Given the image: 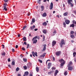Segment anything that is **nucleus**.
<instances>
[{
    "label": "nucleus",
    "instance_id": "58836bf2",
    "mask_svg": "<svg viewBox=\"0 0 76 76\" xmlns=\"http://www.w3.org/2000/svg\"><path fill=\"white\" fill-rule=\"evenodd\" d=\"M38 61L40 63H42V61L40 59H38Z\"/></svg>",
    "mask_w": 76,
    "mask_h": 76
},
{
    "label": "nucleus",
    "instance_id": "e433bc0d",
    "mask_svg": "<svg viewBox=\"0 0 76 76\" xmlns=\"http://www.w3.org/2000/svg\"><path fill=\"white\" fill-rule=\"evenodd\" d=\"M74 33H75V32L73 31H71V34H72V35H73V34Z\"/></svg>",
    "mask_w": 76,
    "mask_h": 76
},
{
    "label": "nucleus",
    "instance_id": "0eeeda50",
    "mask_svg": "<svg viewBox=\"0 0 76 76\" xmlns=\"http://www.w3.org/2000/svg\"><path fill=\"white\" fill-rule=\"evenodd\" d=\"M56 41L53 40L52 42V46L54 47V45H56Z\"/></svg>",
    "mask_w": 76,
    "mask_h": 76
},
{
    "label": "nucleus",
    "instance_id": "7ed1b4c3",
    "mask_svg": "<svg viewBox=\"0 0 76 76\" xmlns=\"http://www.w3.org/2000/svg\"><path fill=\"white\" fill-rule=\"evenodd\" d=\"M65 22L67 25H69L70 22V20L67 19L65 20Z\"/></svg>",
    "mask_w": 76,
    "mask_h": 76
},
{
    "label": "nucleus",
    "instance_id": "864d4df0",
    "mask_svg": "<svg viewBox=\"0 0 76 76\" xmlns=\"http://www.w3.org/2000/svg\"><path fill=\"white\" fill-rule=\"evenodd\" d=\"M30 15H31V13H30V12H29L28 14V16H30Z\"/></svg>",
    "mask_w": 76,
    "mask_h": 76
},
{
    "label": "nucleus",
    "instance_id": "423d86ee",
    "mask_svg": "<svg viewBox=\"0 0 76 76\" xmlns=\"http://www.w3.org/2000/svg\"><path fill=\"white\" fill-rule=\"evenodd\" d=\"M32 41H33V44H36L37 42V39H32Z\"/></svg>",
    "mask_w": 76,
    "mask_h": 76
},
{
    "label": "nucleus",
    "instance_id": "bf43d9fd",
    "mask_svg": "<svg viewBox=\"0 0 76 76\" xmlns=\"http://www.w3.org/2000/svg\"><path fill=\"white\" fill-rule=\"evenodd\" d=\"M48 61H50V60L49 59V60H48L47 61H46V64H47V62H48Z\"/></svg>",
    "mask_w": 76,
    "mask_h": 76
},
{
    "label": "nucleus",
    "instance_id": "c03bdc74",
    "mask_svg": "<svg viewBox=\"0 0 76 76\" xmlns=\"http://www.w3.org/2000/svg\"><path fill=\"white\" fill-rule=\"evenodd\" d=\"M56 69V67H53L52 68V70H55Z\"/></svg>",
    "mask_w": 76,
    "mask_h": 76
},
{
    "label": "nucleus",
    "instance_id": "2f4dec72",
    "mask_svg": "<svg viewBox=\"0 0 76 76\" xmlns=\"http://www.w3.org/2000/svg\"><path fill=\"white\" fill-rule=\"evenodd\" d=\"M23 61H24V62H26V61H27V59H26L23 58Z\"/></svg>",
    "mask_w": 76,
    "mask_h": 76
},
{
    "label": "nucleus",
    "instance_id": "4c0bfd02",
    "mask_svg": "<svg viewBox=\"0 0 76 76\" xmlns=\"http://www.w3.org/2000/svg\"><path fill=\"white\" fill-rule=\"evenodd\" d=\"M70 37L71 38H74V37H75V36H74L73 35H72L70 36Z\"/></svg>",
    "mask_w": 76,
    "mask_h": 76
},
{
    "label": "nucleus",
    "instance_id": "603ef678",
    "mask_svg": "<svg viewBox=\"0 0 76 76\" xmlns=\"http://www.w3.org/2000/svg\"><path fill=\"white\" fill-rule=\"evenodd\" d=\"M18 48V45H16L15 46V48Z\"/></svg>",
    "mask_w": 76,
    "mask_h": 76
},
{
    "label": "nucleus",
    "instance_id": "680f3d73",
    "mask_svg": "<svg viewBox=\"0 0 76 76\" xmlns=\"http://www.w3.org/2000/svg\"><path fill=\"white\" fill-rule=\"evenodd\" d=\"M38 31V28H35L34 29L35 31Z\"/></svg>",
    "mask_w": 76,
    "mask_h": 76
},
{
    "label": "nucleus",
    "instance_id": "79ce46f5",
    "mask_svg": "<svg viewBox=\"0 0 76 76\" xmlns=\"http://www.w3.org/2000/svg\"><path fill=\"white\" fill-rule=\"evenodd\" d=\"M73 55L74 57H75V55H76V53L74 52V53H73Z\"/></svg>",
    "mask_w": 76,
    "mask_h": 76
},
{
    "label": "nucleus",
    "instance_id": "09e8293b",
    "mask_svg": "<svg viewBox=\"0 0 76 76\" xmlns=\"http://www.w3.org/2000/svg\"><path fill=\"white\" fill-rule=\"evenodd\" d=\"M4 1L5 3H7L8 1V0H4Z\"/></svg>",
    "mask_w": 76,
    "mask_h": 76
},
{
    "label": "nucleus",
    "instance_id": "a19ab883",
    "mask_svg": "<svg viewBox=\"0 0 76 76\" xmlns=\"http://www.w3.org/2000/svg\"><path fill=\"white\" fill-rule=\"evenodd\" d=\"M41 0H38V3H39V4H41Z\"/></svg>",
    "mask_w": 76,
    "mask_h": 76
},
{
    "label": "nucleus",
    "instance_id": "473e14b6",
    "mask_svg": "<svg viewBox=\"0 0 76 76\" xmlns=\"http://www.w3.org/2000/svg\"><path fill=\"white\" fill-rule=\"evenodd\" d=\"M23 40L24 41H26V37H24L23 38Z\"/></svg>",
    "mask_w": 76,
    "mask_h": 76
},
{
    "label": "nucleus",
    "instance_id": "c756f323",
    "mask_svg": "<svg viewBox=\"0 0 76 76\" xmlns=\"http://www.w3.org/2000/svg\"><path fill=\"white\" fill-rule=\"evenodd\" d=\"M23 68L24 69V70H26V69H27V66H23Z\"/></svg>",
    "mask_w": 76,
    "mask_h": 76
},
{
    "label": "nucleus",
    "instance_id": "49530a36",
    "mask_svg": "<svg viewBox=\"0 0 76 76\" xmlns=\"http://www.w3.org/2000/svg\"><path fill=\"white\" fill-rule=\"evenodd\" d=\"M76 21H75V20H73L72 21V23H73L74 24V23L75 24V22Z\"/></svg>",
    "mask_w": 76,
    "mask_h": 76
},
{
    "label": "nucleus",
    "instance_id": "7c9ffc66",
    "mask_svg": "<svg viewBox=\"0 0 76 76\" xmlns=\"http://www.w3.org/2000/svg\"><path fill=\"white\" fill-rule=\"evenodd\" d=\"M61 66H64V64H65V63H64H64H61Z\"/></svg>",
    "mask_w": 76,
    "mask_h": 76
},
{
    "label": "nucleus",
    "instance_id": "13d9d810",
    "mask_svg": "<svg viewBox=\"0 0 76 76\" xmlns=\"http://www.w3.org/2000/svg\"><path fill=\"white\" fill-rule=\"evenodd\" d=\"M70 4H71V6L72 7H73V4H72V3H70Z\"/></svg>",
    "mask_w": 76,
    "mask_h": 76
},
{
    "label": "nucleus",
    "instance_id": "a211bd4d",
    "mask_svg": "<svg viewBox=\"0 0 76 76\" xmlns=\"http://www.w3.org/2000/svg\"><path fill=\"white\" fill-rule=\"evenodd\" d=\"M46 16H47V13H46V12H45L43 14L42 16H43V17H45Z\"/></svg>",
    "mask_w": 76,
    "mask_h": 76
},
{
    "label": "nucleus",
    "instance_id": "f03ea898",
    "mask_svg": "<svg viewBox=\"0 0 76 76\" xmlns=\"http://www.w3.org/2000/svg\"><path fill=\"white\" fill-rule=\"evenodd\" d=\"M32 55L34 57H35V56H36V57H37L38 56V55H37V52H36L35 53L34 51L32 52Z\"/></svg>",
    "mask_w": 76,
    "mask_h": 76
},
{
    "label": "nucleus",
    "instance_id": "20e7f679",
    "mask_svg": "<svg viewBox=\"0 0 76 76\" xmlns=\"http://www.w3.org/2000/svg\"><path fill=\"white\" fill-rule=\"evenodd\" d=\"M60 43L64 44V45H65V44H66V43L64 42V39H62V40H61V43Z\"/></svg>",
    "mask_w": 76,
    "mask_h": 76
},
{
    "label": "nucleus",
    "instance_id": "0e129e2a",
    "mask_svg": "<svg viewBox=\"0 0 76 76\" xmlns=\"http://www.w3.org/2000/svg\"><path fill=\"white\" fill-rule=\"evenodd\" d=\"M20 57H21V58H22V57H23V56H22V55L21 54L20 55Z\"/></svg>",
    "mask_w": 76,
    "mask_h": 76
},
{
    "label": "nucleus",
    "instance_id": "aec40b11",
    "mask_svg": "<svg viewBox=\"0 0 76 76\" xmlns=\"http://www.w3.org/2000/svg\"><path fill=\"white\" fill-rule=\"evenodd\" d=\"M45 54H46V53H45L43 55H41L40 56V57H44L45 56Z\"/></svg>",
    "mask_w": 76,
    "mask_h": 76
},
{
    "label": "nucleus",
    "instance_id": "69168bd1",
    "mask_svg": "<svg viewBox=\"0 0 76 76\" xmlns=\"http://www.w3.org/2000/svg\"><path fill=\"white\" fill-rule=\"evenodd\" d=\"M74 61L75 62H76V58H75L74 59Z\"/></svg>",
    "mask_w": 76,
    "mask_h": 76
},
{
    "label": "nucleus",
    "instance_id": "9b49d317",
    "mask_svg": "<svg viewBox=\"0 0 76 76\" xmlns=\"http://www.w3.org/2000/svg\"><path fill=\"white\" fill-rule=\"evenodd\" d=\"M73 68L72 66H68V70L72 71L73 70Z\"/></svg>",
    "mask_w": 76,
    "mask_h": 76
},
{
    "label": "nucleus",
    "instance_id": "37998d69",
    "mask_svg": "<svg viewBox=\"0 0 76 76\" xmlns=\"http://www.w3.org/2000/svg\"><path fill=\"white\" fill-rule=\"evenodd\" d=\"M26 28V26H24L23 27V30H24L25 29V28Z\"/></svg>",
    "mask_w": 76,
    "mask_h": 76
},
{
    "label": "nucleus",
    "instance_id": "c9c22d12",
    "mask_svg": "<svg viewBox=\"0 0 76 76\" xmlns=\"http://www.w3.org/2000/svg\"><path fill=\"white\" fill-rule=\"evenodd\" d=\"M20 70V69H19V68L18 67L16 69V72H18L19 70Z\"/></svg>",
    "mask_w": 76,
    "mask_h": 76
},
{
    "label": "nucleus",
    "instance_id": "9d476101",
    "mask_svg": "<svg viewBox=\"0 0 76 76\" xmlns=\"http://www.w3.org/2000/svg\"><path fill=\"white\" fill-rule=\"evenodd\" d=\"M35 22V19L33 18L32 19L31 22V25H32Z\"/></svg>",
    "mask_w": 76,
    "mask_h": 76
},
{
    "label": "nucleus",
    "instance_id": "774afa93",
    "mask_svg": "<svg viewBox=\"0 0 76 76\" xmlns=\"http://www.w3.org/2000/svg\"><path fill=\"white\" fill-rule=\"evenodd\" d=\"M8 66L9 67L11 68V66H10V65H8Z\"/></svg>",
    "mask_w": 76,
    "mask_h": 76
},
{
    "label": "nucleus",
    "instance_id": "a18cd8bd",
    "mask_svg": "<svg viewBox=\"0 0 76 76\" xmlns=\"http://www.w3.org/2000/svg\"><path fill=\"white\" fill-rule=\"evenodd\" d=\"M45 40V36H43V41H44Z\"/></svg>",
    "mask_w": 76,
    "mask_h": 76
},
{
    "label": "nucleus",
    "instance_id": "338daca9",
    "mask_svg": "<svg viewBox=\"0 0 76 76\" xmlns=\"http://www.w3.org/2000/svg\"><path fill=\"white\" fill-rule=\"evenodd\" d=\"M47 0H43V2H46V1H47Z\"/></svg>",
    "mask_w": 76,
    "mask_h": 76
},
{
    "label": "nucleus",
    "instance_id": "1a4fd4ad",
    "mask_svg": "<svg viewBox=\"0 0 76 76\" xmlns=\"http://www.w3.org/2000/svg\"><path fill=\"white\" fill-rule=\"evenodd\" d=\"M44 46V47L43 49V50H42V51H44L45 50H46V45H43Z\"/></svg>",
    "mask_w": 76,
    "mask_h": 76
},
{
    "label": "nucleus",
    "instance_id": "f704fd0d",
    "mask_svg": "<svg viewBox=\"0 0 76 76\" xmlns=\"http://www.w3.org/2000/svg\"><path fill=\"white\" fill-rule=\"evenodd\" d=\"M37 38H38V37H37V36H36L35 37H34L32 39L33 40H34V39H37Z\"/></svg>",
    "mask_w": 76,
    "mask_h": 76
},
{
    "label": "nucleus",
    "instance_id": "cd10ccee",
    "mask_svg": "<svg viewBox=\"0 0 76 76\" xmlns=\"http://www.w3.org/2000/svg\"><path fill=\"white\" fill-rule=\"evenodd\" d=\"M69 64L68 65V67H69L70 66V64H72V62L70 61L69 62Z\"/></svg>",
    "mask_w": 76,
    "mask_h": 76
},
{
    "label": "nucleus",
    "instance_id": "5701e85b",
    "mask_svg": "<svg viewBox=\"0 0 76 76\" xmlns=\"http://www.w3.org/2000/svg\"><path fill=\"white\" fill-rule=\"evenodd\" d=\"M42 25L44 26H47V23L46 22H44L42 24Z\"/></svg>",
    "mask_w": 76,
    "mask_h": 76
},
{
    "label": "nucleus",
    "instance_id": "6ab92c4d",
    "mask_svg": "<svg viewBox=\"0 0 76 76\" xmlns=\"http://www.w3.org/2000/svg\"><path fill=\"white\" fill-rule=\"evenodd\" d=\"M75 24H74V23H72L71 25H70V27H72V28H74L75 27Z\"/></svg>",
    "mask_w": 76,
    "mask_h": 76
},
{
    "label": "nucleus",
    "instance_id": "f8f14e48",
    "mask_svg": "<svg viewBox=\"0 0 76 76\" xmlns=\"http://www.w3.org/2000/svg\"><path fill=\"white\" fill-rule=\"evenodd\" d=\"M67 2L69 4H70V3H71L72 2H73V1H72V0H68L67 1Z\"/></svg>",
    "mask_w": 76,
    "mask_h": 76
},
{
    "label": "nucleus",
    "instance_id": "72a5a7b5",
    "mask_svg": "<svg viewBox=\"0 0 76 76\" xmlns=\"http://www.w3.org/2000/svg\"><path fill=\"white\" fill-rule=\"evenodd\" d=\"M60 47L61 48H62L63 47V45H64V44H62L61 43H60Z\"/></svg>",
    "mask_w": 76,
    "mask_h": 76
},
{
    "label": "nucleus",
    "instance_id": "e2e57ef3",
    "mask_svg": "<svg viewBox=\"0 0 76 76\" xmlns=\"http://www.w3.org/2000/svg\"><path fill=\"white\" fill-rule=\"evenodd\" d=\"M2 47H3V48H4V45H2Z\"/></svg>",
    "mask_w": 76,
    "mask_h": 76
},
{
    "label": "nucleus",
    "instance_id": "4d7b16f0",
    "mask_svg": "<svg viewBox=\"0 0 76 76\" xmlns=\"http://www.w3.org/2000/svg\"><path fill=\"white\" fill-rule=\"evenodd\" d=\"M48 75H51V72H49L48 73Z\"/></svg>",
    "mask_w": 76,
    "mask_h": 76
},
{
    "label": "nucleus",
    "instance_id": "2eb2a0df",
    "mask_svg": "<svg viewBox=\"0 0 76 76\" xmlns=\"http://www.w3.org/2000/svg\"><path fill=\"white\" fill-rule=\"evenodd\" d=\"M68 12H66L64 13V15L65 16H67V15H68Z\"/></svg>",
    "mask_w": 76,
    "mask_h": 76
},
{
    "label": "nucleus",
    "instance_id": "b1692460",
    "mask_svg": "<svg viewBox=\"0 0 76 76\" xmlns=\"http://www.w3.org/2000/svg\"><path fill=\"white\" fill-rule=\"evenodd\" d=\"M1 54L2 55V56H5L6 55V53H5V52L3 51L1 53Z\"/></svg>",
    "mask_w": 76,
    "mask_h": 76
},
{
    "label": "nucleus",
    "instance_id": "5fc2aeb1",
    "mask_svg": "<svg viewBox=\"0 0 76 76\" xmlns=\"http://www.w3.org/2000/svg\"><path fill=\"white\" fill-rule=\"evenodd\" d=\"M53 34H56L57 32H56V31L55 30L53 32Z\"/></svg>",
    "mask_w": 76,
    "mask_h": 76
},
{
    "label": "nucleus",
    "instance_id": "052dcab7",
    "mask_svg": "<svg viewBox=\"0 0 76 76\" xmlns=\"http://www.w3.org/2000/svg\"><path fill=\"white\" fill-rule=\"evenodd\" d=\"M29 46V44H27V48H28V47Z\"/></svg>",
    "mask_w": 76,
    "mask_h": 76
},
{
    "label": "nucleus",
    "instance_id": "3c124183",
    "mask_svg": "<svg viewBox=\"0 0 76 76\" xmlns=\"http://www.w3.org/2000/svg\"><path fill=\"white\" fill-rule=\"evenodd\" d=\"M12 52H13V53H14V52H15V49H12Z\"/></svg>",
    "mask_w": 76,
    "mask_h": 76
},
{
    "label": "nucleus",
    "instance_id": "ddd939ff",
    "mask_svg": "<svg viewBox=\"0 0 76 76\" xmlns=\"http://www.w3.org/2000/svg\"><path fill=\"white\" fill-rule=\"evenodd\" d=\"M50 10H51V9H52L53 7V3L52 2H51L50 3Z\"/></svg>",
    "mask_w": 76,
    "mask_h": 76
},
{
    "label": "nucleus",
    "instance_id": "a878e982",
    "mask_svg": "<svg viewBox=\"0 0 76 76\" xmlns=\"http://www.w3.org/2000/svg\"><path fill=\"white\" fill-rule=\"evenodd\" d=\"M63 25H64V28H66V23H65V22H63Z\"/></svg>",
    "mask_w": 76,
    "mask_h": 76
},
{
    "label": "nucleus",
    "instance_id": "412c9836",
    "mask_svg": "<svg viewBox=\"0 0 76 76\" xmlns=\"http://www.w3.org/2000/svg\"><path fill=\"white\" fill-rule=\"evenodd\" d=\"M41 11H44V7L43 6H41Z\"/></svg>",
    "mask_w": 76,
    "mask_h": 76
},
{
    "label": "nucleus",
    "instance_id": "393cba45",
    "mask_svg": "<svg viewBox=\"0 0 76 76\" xmlns=\"http://www.w3.org/2000/svg\"><path fill=\"white\" fill-rule=\"evenodd\" d=\"M36 70L37 72H39V68L38 67H36Z\"/></svg>",
    "mask_w": 76,
    "mask_h": 76
},
{
    "label": "nucleus",
    "instance_id": "4be33fe9",
    "mask_svg": "<svg viewBox=\"0 0 76 76\" xmlns=\"http://www.w3.org/2000/svg\"><path fill=\"white\" fill-rule=\"evenodd\" d=\"M58 73V70H56L54 74V75H55V76H56Z\"/></svg>",
    "mask_w": 76,
    "mask_h": 76
},
{
    "label": "nucleus",
    "instance_id": "bb28decb",
    "mask_svg": "<svg viewBox=\"0 0 76 76\" xmlns=\"http://www.w3.org/2000/svg\"><path fill=\"white\" fill-rule=\"evenodd\" d=\"M42 32L44 34H46V33H47L46 30H45V29H43Z\"/></svg>",
    "mask_w": 76,
    "mask_h": 76
},
{
    "label": "nucleus",
    "instance_id": "f3484780",
    "mask_svg": "<svg viewBox=\"0 0 76 76\" xmlns=\"http://www.w3.org/2000/svg\"><path fill=\"white\" fill-rule=\"evenodd\" d=\"M24 75H25V76H28L29 75V72L28 71H26L24 73Z\"/></svg>",
    "mask_w": 76,
    "mask_h": 76
},
{
    "label": "nucleus",
    "instance_id": "8fccbe9b",
    "mask_svg": "<svg viewBox=\"0 0 76 76\" xmlns=\"http://www.w3.org/2000/svg\"><path fill=\"white\" fill-rule=\"evenodd\" d=\"M22 50H23V51H25V48H22Z\"/></svg>",
    "mask_w": 76,
    "mask_h": 76
},
{
    "label": "nucleus",
    "instance_id": "6e6552de",
    "mask_svg": "<svg viewBox=\"0 0 76 76\" xmlns=\"http://www.w3.org/2000/svg\"><path fill=\"white\" fill-rule=\"evenodd\" d=\"M51 64H52L50 62H49L48 63V69H49L50 68V67L51 66Z\"/></svg>",
    "mask_w": 76,
    "mask_h": 76
},
{
    "label": "nucleus",
    "instance_id": "c85d7f7f",
    "mask_svg": "<svg viewBox=\"0 0 76 76\" xmlns=\"http://www.w3.org/2000/svg\"><path fill=\"white\" fill-rule=\"evenodd\" d=\"M11 64H12V66H13V65L14 66V65L15 64V61H13L12 62Z\"/></svg>",
    "mask_w": 76,
    "mask_h": 76
},
{
    "label": "nucleus",
    "instance_id": "dca6fc26",
    "mask_svg": "<svg viewBox=\"0 0 76 76\" xmlns=\"http://www.w3.org/2000/svg\"><path fill=\"white\" fill-rule=\"evenodd\" d=\"M35 28V26L34 25V26L30 27V29L31 30H33V29H34Z\"/></svg>",
    "mask_w": 76,
    "mask_h": 76
},
{
    "label": "nucleus",
    "instance_id": "ea45409f",
    "mask_svg": "<svg viewBox=\"0 0 76 76\" xmlns=\"http://www.w3.org/2000/svg\"><path fill=\"white\" fill-rule=\"evenodd\" d=\"M64 75H67V72L66 71L64 73Z\"/></svg>",
    "mask_w": 76,
    "mask_h": 76
},
{
    "label": "nucleus",
    "instance_id": "4468645a",
    "mask_svg": "<svg viewBox=\"0 0 76 76\" xmlns=\"http://www.w3.org/2000/svg\"><path fill=\"white\" fill-rule=\"evenodd\" d=\"M59 61L61 62V63H65V62H64V61L63 59H61L59 60Z\"/></svg>",
    "mask_w": 76,
    "mask_h": 76
},
{
    "label": "nucleus",
    "instance_id": "de8ad7c7",
    "mask_svg": "<svg viewBox=\"0 0 76 76\" xmlns=\"http://www.w3.org/2000/svg\"><path fill=\"white\" fill-rule=\"evenodd\" d=\"M8 62H10V58H8Z\"/></svg>",
    "mask_w": 76,
    "mask_h": 76
},
{
    "label": "nucleus",
    "instance_id": "39448f33",
    "mask_svg": "<svg viewBox=\"0 0 76 76\" xmlns=\"http://www.w3.org/2000/svg\"><path fill=\"white\" fill-rule=\"evenodd\" d=\"M61 53V51H58V52H57L56 53V55L57 56H60V54Z\"/></svg>",
    "mask_w": 76,
    "mask_h": 76
},
{
    "label": "nucleus",
    "instance_id": "f257e3e1",
    "mask_svg": "<svg viewBox=\"0 0 76 76\" xmlns=\"http://www.w3.org/2000/svg\"><path fill=\"white\" fill-rule=\"evenodd\" d=\"M8 6L7 4V3H5L4 4V6H3V10L7 11V6Z\"/></svg>",
    "mask_w": 76,
    "mask_h": 76
},
{
    "label": "nucleus",
    "instance_id": "6e6d98bb",
    "mask_svg": "<svg viewBox=\"0 0 76 76\" xmlns=\"http://www.w3.org/2000/svg\"><path fill=\"white\" fill-rule=\"evenodd\" d=\"M24 44H25V45H27V44L26 43V42H24Z\"/></svg>",
    "mask_w": 76,
    "mask_h": 76
}]
</instances>
